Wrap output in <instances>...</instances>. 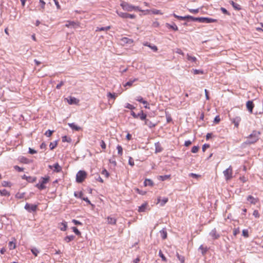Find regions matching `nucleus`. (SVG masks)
<instances>
[{"instance_id": "1", "label": "nucleus", "mask_w": 263, "mask_h": 263, "mask_svg": "<svg viewBox=\"0 0 263 263\" xmlns=\"http://www.w3.org/2000/svg\"><path fill=\"white\" fill-rule=\"evenodd\" d=\"M120 6L124 10L127 11H137L143 12L144 15L148 14L149 12V10H142L139 6L132 5L125 2H122Z\"/></svg>"}, {"instance_id": "2", "label": "nucleus", "mask_w": 263, "mask_h": 263, "mask_svg": "<svg viewBox=\"0 0 263 263\" xmlns=\"http://www.w3.org/2000/svg\"><path fill=\"white\" fill-rule=\"evenodd\" d=\"M260 132L253 131L252 133L248 137L247 142L249 144L256 142L259 139Z\"/></svg>"}, {"instance_id": "3", "label": "nucleus", "mask_w": 263, "mask_h": 263, "mask_svg": "<svg viewBox=\"0 0 263 263\" xmlns=\"http://www.w3.org/2000/svg\"><path fill=\"white\" fill-rule=\"evenodd\" d=\"M50 179L49 176L45 177H42L41 180L36 184V187H37L40 190H44L46 188L45 184L47 183Z\"/></svg>"}, {"instance_id": "4", "label": "nucleus", "mask_w": 263, "mask_h": 263, "mask_svg": "<svg viewBox=\"0 0 263 263\" xmlns=\"http://www.w3.org/2000/svg\"><path fill=\"white\" fill-rule=\"evenodd\" d=\"M87 174L84 171H80L76 175V181L77 182L81 183L86 178Z\"/></svg>"}, {"instance_id": "5", "label": "nucleus", "mask_w": 263, "mask_h": 263, "mask_svg": "<svg viewBox=\"0 0 263 263\" xmlns=\"http://www.w3.org/2000/svg\"><path fill=\"white\" fill-rule=\"evenodd\" d=\"M226 180H230L233 178V169L231 166H230L227 169L223 172Z\"/></svg>"}, {"instance_id": "6", "label": "nucleus", "mask_w": 263, "mask_h": 263, "mask_svg": "<svg viewBox=\"0 0 263 263\" xmlns=\"http://www.w3.org/2000/svg\"><path fill=\"white\" fill-rule=\"evenodd\" d=\"M116 12L120 17L123 18H129L134 19L136 17V15L135 14H129L127 13L122 12H119L118 11H117Z\"/></svg>"}, {"instance_id": "7", "label": "nucleus", "mask_w": 263, "mask_h": 263, "mask_svg": "<svg viewBox=\"0 0 263 263\" xmlns=\"http://www.w3.org/2000/svg\"><path fill=\"white\" fill-rule=\"evenodd\" d=\"M196 20H198L201 23H211L217 22V20L216 19H214L212 18L209 17H200L197 18Z\"/></svg>"}, {"instance_id": "8", "label": "nucleus", "mask_w": 263, "mask_h": 263, "mask_svg": "<svg viewBox=\"0 0 263 263\" xmlns=\"http://www.w3.org/2000/svg\"><path fill=\"white\" fill-rule=\"evenodd\" d=\"M25 209L29 212H35L37 209V205L27 203L25 205Z\"/></svg>"}, {"instance_id": "9", "label": "nucleus", "mask_w": 263, "mask_h": 263, "mask_svg": "<svg viewBox=\"0 0 263 263\" xmlns=\"http://www.w3.org/2000/svg\"><path fill=\"white\" fill-rule=\"evenodd\" d=\"M65 26L67 28L72 27L77 28L80 26V23L78 22L74 21H67V23L65 24Z\"/></svg>"}, {"instance_id": "10", "label": "nucleus", "mask_w": 263, "mask_h": 263, "mask_svg": "<svg viewBox=\"0 0 263 263\" xmlns=\"http://www.w3.org/2000/svg\"><path fill=\"white\" fill-rule=\"evenodd\" d=\"M49 167L53 169V171L57 173L60 172L62 171L61 166L58 163L54 164L52 166L49 165Z\"/></svg>"}, {"instance_id": "11", "label": "nucleus", "mask_w": 263, "mask_h": 263, "mask_svg": "<svg viewBox=\"0 0 263 263\" xmlns=\"http://www.w3.org/2000/svg\"><path fill=\"white\" fill-rule=\"evenodd\" d=\"M246 107L250 113L252 114L253 112V109L254 107V104L252 101H248L247 102Z\"/></svg>"}, {"instance_id": "12", "label": "nucleus", "mask_w": 263, "mask_h": 263, "mask_svg": "<svg viewBox=\"0 0 263 263\" xmlns=\"http://www.w3.org/2000/svg\"><path fill=\"white\" fill-rule=\"evenodd\" d=\"M106 222L108 224L111 225H116L117 223V219L114 217H111L110 216H108L106 217Z\"/></svg>"}, {"instance_id": "13", "label": "nucleus", "mask_w": 263, "mask_h": 263, "mask_svg": "<svg viewBox=\"0 0 263 263\" xmlns=\"http://www.w3.org/2000/svg\"><path fill=\"white\" fill-rule=\"evenodd\" d=\"M67 101L69 104H77L79 102L78 99L72 97H70L69 99H67Z\"/></svg>"}, {"instance_id": "14", "label": "nucleus", "mask_w": 263, "mask_h": 263, "mask_svg": "<svg viewBox=\"0 0 263 263\" xmlns=\"http://www.w3.org/2000/svg\"><path fill=\"white\" fill-rule=\"evenodd\" d=\"M167 198H164L162 200H161L160 197H158L157 204L160 203L161 206H163L168 201Z\"/></svg>"}, {"instance_id": "15", "label": "nucleus", "mask_w": 263, "mask_h": 263, "mask_svg": "<svg viewBox=\"0 0 263 263\" xmlns=\"http://www.w3.org/2000/svg\"><path fill=\"white\" fill-rule=\"evenodd\" d=\"M247 200L249 201L251 203L253 204H255L258 201L257 198H255L251 195H249L247 197Z\"/></svg>"}, {"instance_id": "16", "label": "nucleus", "mask_w": 263, "mask_h": 263, "mask_svg": "<svg viewBox=\"0 0 263 263\" xmlns=\"http://www.w3.org/2000/svg\"><path fill=\"white\" fill-rule=\"evenodd\" d=\"M68 125L72 129L76 131H79L81 130V128L74 123H68Z\"/></svg>"}, {"instance_id": "17", "label": "nucleus", "mask_w": 263, "mask_h": 263, "mask_svg": "<svg viewBox=\"0 0 263 263\" xmlns=\"http://www.w3.org/2000/svg\"><path fill=\"white\" fill-rule=\"evenodd\" d=\"M241 121V118L239 117H237L232 120V122L234 124L235 126L238 127L239 122Z\"/></svg>"}, {"instance_id": "18", "label": "nucleus", "mask_w": 263, "mask_h": 263, "mask_svg": "<svg viewBox=\"0 0 263 263\" xmlns=\"http://www.w3.org/2000/svg\"><path fill=\"white\" fill-rule=\"evenodd\" d=\"M59 229L62 231H65L67 228L66 222H63L59 223Z\"/></svg>"}, {"instance_id": "19", "label": "nucleus", "mask_w": 263, "mask_h": 263, "mask_svg": "<svg viewBox=\"0 0 263 263\" xmlns=\"http://www.w3.org/2000/svg\"><path fill=\"white\" fill-rule=\"evenodd\" d=\"M148 206L147 203L145 202L142 204L141 206H139L138 212H143L145 211L147 207Z\"/></svg>"}, {"instance_id": "20", "label": "nucleus", "mask_w": 263, "mask_h": 263, "mask_svg": "<svg viewBox=\"0 0 263 263\" xmlns=\"http://www.w3.org/2000/svg\"><path fill=\"white\" fill-rule=\"evenodd\" d=\"M175 18H177L180 20H185L187 18H193V17L191 16H181L176 15V14H173Z\"/></svg>"}, {"instance_id": "21", "label": "nucleus", "mask_w": 263, "mask_h": 263, "mask_svg": "<svg viewBox=\"0 0 263 263\" xmlns=\"http://www.w3.org/2000/svg\"><path fill=\"white\" fill-rule=\"evenodd\" d=\"M210 235L214 239H217L219 237V235L217 233L215 229L213 230L210 233Z\"/></svg>"}, {"instance_id": "22", "label": "nucleus", "mask_w": 263, "mask_h": 263, "mask_svg": "<svg viewBox=\"0 0 263 263\" xmlns=\"http://www.w3.org/2000/svg\"><path fill=\"white\" fill-rule=\"evenodd\" d=\"M229 3L230 4H231L232 5V6H233V7L235 9V10H239L241 9V7L239 5H238V4H236L235 3V2H234L233 1H229Z\"/></svg>"}, {"instance_id": "23", "label": "nucleus", "mask_w": 263, "mask_h": 263, "mask_svg": "<svg viewBox=\"0 0 263 263\" xmlns=\"http://www.w3.org/2000/svg\"><path fill=\"white\" fill-rule=\"evenodd\" d=\"M144 121H145V124L146 125H147L150 128L154 127L156 126V124L152 123L149 120L147 119L146 118Z\"/></svg>"}, {"instance_id": "24", "label": "nucleus", "mask_w": 263, "mask_h": 263, "mask_svg": "<svg viewBox=\"0 0 263 263\" xmlns=\"http://www.w3.org/2000/svg\"><path fill=\"white\" fill-rule=\"evenodd\" d=\"M144 186H153L154 185V182H153V181L151 179H146L145 180L144 182Z\"/></svg>"}, {"instance_id": "25", "label": "nucleus", "mask_w": 263, "mask_h": 263, "mask_svg": "<svg viewBox=\"0 0 263 263\" xmlns=\"http://www.w3.org/2000/svg\"><path fill=\"white\" fill-rule=\"evenodd\" d=\"M74 237H75L73 235L67 236L64 238V240L65 242L68 243L73 240L74 239Z\"/></svg>"}, {"instance_id": "26", "label": "nucleus", "mask_w": 263, "mask_h": 263, "mask_svg": "<svg viewBox=\"0 0 263 263\" xmlns=\"http://www.w3.org/2000/svg\"><path fill=\"white\" fill-rule=\"evenodd\" d=\"M186 57H187V59L189 61H190L194 62L196 64L197 63V59L195 57H192V56L189 55V54H187Z\"/></svg>"}, {"instance_id": "27", "label": "nucleus", "mask_w": 263, "mask_h": 263, "mask_svg": "<svg viewBox=\"0 0 263 263\" xmlns=\"http://www.w3.org/2000/svg\"><path fill=\"white\" fill-rule=\"evenodd\" d=\"M0 194L3 196H9L10 195L9 192L6 189L0 190Z\"/></svg>"}, {"instance_id": "28", "label": "nucleus", "mask_w": 263, "mask_h": 263, "mask_svg": "<svg viewBox=\"0 0 263 263\" xmlns=\"http://www.w3.org/2000/svg\"><path fill=\"white\" fill-rule=\"evenodd\" d=\"M121 41L124 43H126V44H132L133 43V40L130 39H129V38H127V37H123L122 39H121Z\"/></svg>"}, {"instance_id": "29", "label": "nucleus", "mask_w": 263, "mask_h": 263, "mask_svg": "<svg viewBox=\"0 0 263 263\" xmlns=\"http://www.w3.org/2000/svg\"><path fill=\"white\" fill-rule=\"evenodd\" d=\"M14 240H15L14 239ZM8 246L10 250H13L16 248V243L15 241H10L8 244Z\"/></svg>"}, {"instance_id": "30", "label": "nucleus", "mask_w": 263, "mask_h": 263, "mask_svg": "<svg viewBox=\"0 0 263 263\" xmlns=\"http://www.w3.org/2000/svg\"><path fill=\"white\" fill-rule=\"evenodd\" d=\"M149 12H152L154 14L162 15L163 14L160 10L155 9L149 10V12L148 13V14H149Z\"/></svg>"}, {"instance_id": "31", "label": "nucleus", "mask_w": 263, "mask_h": 263, "mask_svg": "<svg viewBox=\"0 0 263 263\" xmlns=\"http://www.w3.org/2000/svg\"><path fill=\"white\" fill-rule=\"evenodd\" d=\"M138 115H140L138 118L139 117L141 120H145L146 118V115L144 114L143 110H141L140 112L138 114Z\"/></svg>"}, {"instance_id": "32", "label": "nucleus", "mask_w": 263, "mask_h": 263, "mask_svg": "<svg viewBox=\"0 0 263 263\" xmlns=\"http://www.w3.org/2000/svg\"><path fill=\"white\" fill-rule=\"evenodd\" d=\"M111 28L110 26H107L106 27H97L96 29V31H107Z\"/></svg>"}, {"instance_id": "33", "label": "nucleus", "mask_w": 263, "mask_h": 263, "mask_svg": "<svg viewBox=\"0 0 263 263\" xmlns=\"http://www.w3.org/2000/svg\"><path fill=\"white\" fill-rule=\"evenodd\" d=\"M117 149L118 150V154L120 156H122L123 155V148L120 145H118L117 146Z\"/></svg>"}, {"instance_id": "34", "label": "nucleus", "mask_w": 263, "mask_h": 263, "mask_svg": "<svg viewBox=\"0 0 263 263\" xmlns=\"http://www.w3.org/2000/svg\"><path fill=\"white\" fill-rule=\"evenodd\" d=\"M138 81V79H134V80H130L128 82H127V83H126L125 84H124V86L126 87V86H132L133 83L135 82V81Z\"/></svg>"}, {"instance_id": "35", "label": "nucleus", "mask_w": 263, "mask_h": 263, "mask_svg": "<svg viewBox=\"0 0 263 263\" xmlns=\"http://www.w3.org/2000/svg\"><path fill=\"white\" fill-rule=\"evenodd\" d=\"M160 233L163 239H165L167 238V232L165 230H161Z\"/></svg>"}, {"instance_id": "36", "label": "nucleus", "mask_w": 263, "mask_h": 263, "mask_svg": "<svg viewBox=\"0 0 263 263\" xmlns=\"http://www.w3.org/2000/svg\"><path fill=\"white\" fill-rule=\"evenodd\" d=\"M178 259L180 260L181 263H184L185 258L183 256L180 255L178 253H177Z\"/></svg>"}, {"instance_id": "37", "label": "nucleus", "mask_w": 263, "mask_h": 263, "mask_svg": "<svg viewBox=\"0 0 263 263\" xmlns=\"http://www.w3.org/2000/svg\"><path fill=\"white\" fill-rule=\"evenodd\" d=\"M57 144H58V142L57 141H55L53 142H51L49 145L50 149L53 150L57 146Z\"/></svg>"}, {"instance_id": "38", "label": "nucleus", "mask_w": 263, "mask_h": 263, "mask_svg": "<svg viewBox=\"0 0 263 263\" xmlns=\"http://www.w3.org/2000/svg\"><path fill=\"white\" fill-rule=\"evenodd\" d=\"M159 255L161 258L162 261L166 262L167 261V259L164 254H163L161 250H160L159 251Z\"/></svg>"}, {"instance_id": "39", "label": "nucleus", "mask_w": 263, "mask_h": 263, "mask_svg": "<svg viewBox=\"0 0 263 263\" xmlns=\"http://www.w3.org/2000/svg\"><path fill=\"white\" fill-rule=\"evenodd\" d=\"M199 249L201 251L202 254H205L208 251L206 247H204L203 245H201L199 247Z\"/></svg>"}, {"instance_id": "40", "label": "nucleus", "mask_w": 263, "mask_h": 263, "mask_svg": "<svg viewBox=\"0 0 263 263\" xmlns=\"http://www.w3.org/2000/svg\"><path fill=\"white\" fill-rule=\"evenodd\" d=\"M170 178V175H164V176H159V179L161 181H164L165 180L168 179Z\"/></svg>"}, {"instance_id": "41", "label": "nucleus", "mask_w": 263, "mask_h": 263, "mask_svg": "<svg viewBox=\"0 0 263 263\" xmlns=\"http://www.w3.org/2000/svg\"><path fill=\"white\" fill-rule=\"evenodd\" d=\"M83 195V194L82 192H74V195L76 197L78 198H81V199H82Z\"/></svg>"}, {"instance_id": "42", "label": "nucleus", "mask_w": 263, "mask_h": 263, "mask_svg": "<svg viewBox=\"0 0 263 263\" xmlns=\"http://www.w3.org/2000/svg\"><path fill=\"white\" fill-rule=\"evenodd\" d=\"M31 251L35 256H37V254L39 253V251L36 248H32L31 249Z\"/></svg>"}, {"instance_id": "43", "label": "nucleus", "mask_w": 263, "mask_h": 263, "mask_svg": "<svg viewBox=\"0 0 263 263\" xmlns=\"http://www.w3.org/2000/svg\"><path fill=\"white\" fill-rule=\"evenodd\" d=\"M72 230L76 235H80L81 234L80 231L76 227H72Z\"/></svg>"}, {"instance_id": "44", "label": "nucleus", "mask_w": 263, "mask_h": 263, "mask_svg": "<svg viewBox=\"0 0 263 263\" xmlns=\"http://www.w3.org/2000/svg\"><path fill=\"white\" fill-rule=\"evenodd\" d=\"M101 174L103 175H104L106 178H108L109 176V173L107 172V171L106 169H103L102 171L101 172Z\"/></svg>"}, {"instance_id": "45", "label": "nucleus", "mask_w": 263, "mask_h": 263, "mask_svg": "<svg viewBox=\"0 0 263 263\" xmlns=\"http://www.w3.org/2000/svg\"><path fill=\"white\" fill-rule=\"evenodd\" d=\"M128 164L131 166H133L135 165L134 161L133 158L131 157H129V158H128Z\"/></svg>"}, {"instance_id": "46", "label": "nucleus", "mask_w": 263, "mask_h": 263, "mask_svg": "<svg viewBox=\"0 0 263 263\" xmlns=\"http://www.w3.org/2000/svg\"><path fill=\"white\" fill-rule=\"evenodd\" d=\"M135 191L139 194L144 195L146 194V192L140 190L138 188H135L134 189Z\"/></svg>"}, {"instance_id": "47", "label": "nucleus", "mask_w": 263, "mask_h": 263, "mask_svg": "<svg viewBox=\"0 0 263 263\" xmlns=\"http://www.w3.org/2000/svg\"><path fill=\"white\" fill-rule=\"evenodd\" d=\"M53 130H48L46 132V133H45V135L47 136V137H50L52 134H53Z\"/></svg>"}, {"instance_id": "48", "label": "nucleus", "mask_w": 263, "mask_h": 263, "mask_svg": "<svg viewBox=\"0 0 263 263\" xmlns=\"http://www.w3.org/2000/svg\"><path fill=\"white\" fill-rule=\"evenodd\" d=\"M20 161L22 163H29V160L27 158H25V157H22L20 159Z\"/></svg>"}, {"instance_id": "49", "label": "nucleus", "mask_w": 263, "mask_h": 263, "mask_svg": "<svg viewBox=\"0 0 263 263\" xmlns=\"http://www.w3.org/2000/svg\"><path fill=\"white\" fill-rule=\"evenodd\" d=\"M198 150H199V147L198 146H194L192 147L191 151L193 153H196L198 152Z\"/></svg>"}, {"instance_id": "50", "label": "nucleus", "mask_w": 263, "mask_h": 263, "mask_svg": "<svg viewBox=\"0 0 263 263\" xmlns=\"http://www.w3.org/2000/svg\"><path fill=\"white\" fill-rule=\"evenodd\" d=\"M100 146L103 150H105L106 149V145L105 142L103 140H101V141L100 142Z\"/></svg>"}, {"instance_id": "51", "label": "nucleus", "mask_w": 263, "mask_h": 263, "mask_svg": "<svg viewBox=\"0 0 263 263\" xmlns=\"http://www.w3.org/2000/svg\"><path fill=\"white\" fill-rule=\"evenodd\" d=\"M193 73L194 74H203V72L202 70L193 69Z\"/></svg>"}, {"instance_id": "52", "label": "nucleus", "mask_w": 263, "mask_h": 263, "mask_svg": "<svg viewBox=\"0 0 263 263\" xmlns=\"http://www.w3.org/2000/svg\"><path fill=\"white\" fill-rule=\"evenodd\" d=\"M107 97L112 98L113 99H115L117 96L115 95V93H111V92H108L107 93Z\"/></svg>"}, {"instance_id": "53", "label": "nucleus", "mask_w": 263, "mask_h": 263, "mask_svg": "<svg viewBox=\"0 0 263 263\" xmlns=\"http://www.w3.org/2000/svg\"><path fill=\"white\" fill-rule=\"evenodd\" d=\"M14 168L18 171V172H23L24 171V168H22V167H20V166H17V165H15L14 166Z\"/></svg>"}, {"instance_id": "54", "label": "nucleus", "mask_w": 263, "mask_h": 263, "mask_svg": "<svg viewBox=\"0 0 263 263\" xmlns=\"http://www.w3.org/2000/svg\"><path fill=\"white\" fill-rule=\"evenodd\" d=\"M189 176L190 177H192L193 178H198L199 177H200V175H198V174H194V173H191L189 174Z\"/></svg>"}, {"instance_id": "55", "label": "nucleus", "mask_w": 263, "mask_h": 263, "mask_svg": "<svg viewBox=\"0 0 263 263\" xmlns=\"http://www.w3.org/2000/svg\"><path fill=\"white\" fill-rule=\"evenodd\" d=\"M175 52L176 53H178V54H181L182 55H184V53L182 51V50L180 48H177L176 49V50H175Z\"/></svg>"}, {"instance_id": "56", "label": "nucleus", "mask_w": 263, "mask_h": 263, "mask_svg": "<svg viewBox=\"0 0 263 263\" xmlns=\"http://www.w3.org/2000/svg\"><path fill=\"white\" fill-rule=\"evenodd\" d=\"M220 10L223 13L227 14V15H230V13L224 8L221 7L220 8Z\"/></svg>"}, {"instance_id": "57", "label": "nucleus", "mask_w": 263, "mask_h": 263, "mask_svg": "<svg viewBox=\"0 0 263 263\" xmlns=\"http://www.w3.org/2000/svg\"><path fill=\"white\" fill-rule=\"evenodd\" d=\"M125 107L127 108L130 109H135V107L133 105H132V104H129V103H127L126 106H125Z\"/></svg>"}, {"instance_id": "58", "label": "nucleus", "mask_w": 263, "mask_h": 263, "mask_svg": "<svg viewBox=\"0 0 263 263\" xmlns=\"http://www.w3.org/2000/svg\"><path fill=\"white\" fill-rule=\"evenodd\" d=\"M242 235L245 237H248V236H249L248 231L247 230H243Z\"/></svg>"}, {"instance_id": "59", "label": "nucleus", "mask_w": 263, "mask_h": 263, "mask_svg": "<svg viewBox=\"0 0 263 263\" xmlns=\"http://www.w3.org/2000/svg\"><path fill=\"white\" fill-rule=\"evenodd\" d=\"M72 222L76 225H82V223L77 220L73 219Z\"/></svg>"}, {"instance_id": "60", "label": "nucleus", "mask_w": 263, "mask_h": 263, "mask_svg": "<svg viewBox=\"0 0 263 263\" xmlns=\"http://www.w3.org/2000/svg\"><path fill=\"white\" fill-rule=\"evenodd\" d=\"M149 47L151 49H152L154 51L156 52V51H157V50H158V48H157V47L156 46H155V45H153V46H152V45H150V46H149Z\"/></svg>"}, {"instance_id": "61", "label": "nucleus", "mask_w": 263, "mask_h": 263, "mask_svg": "<svg viewBox=\"0 0 263 263\" xmlns=\"http://www.w3.org/2000/svg\"><path fill=\"white\" fill-rule=\"evenodd\" d=\"M2 185L4 186H11V183L8 181H3Z\"/></svg>"}, {"instance_id": "62", "label": "nucleus", "mask_w": 263, "mask_h": 263, "mask_svg": "<svg viewBox=\"0 0 263 263\" xmlns=\"http://www.w3.org/2000/svg\"><path fill=\"white\" fill-rule=\"evenodd\" d=\"M253 215L256 217L258 218L259 217V214L257 210H254L253 213Z\"/></svg>"}, {"instance_id": "63", "label": "nucleus", "mask_w": 263, "mask_h": 263, "mask_svg": "<svg viewBox=\"0 0 263 263\" xmlns=\"http://www.w3.org/2000/svg\"><path fill=\"white\" fill-rule=\"evenodd\" d=\"M70 141V139H69L68 140V138H67V137L66 136L62 137V142H69Z\"/></svg>"}, {"instance_id": "64", "label": "nucleus", "mask_w": 263, "mask_h": 263, "mask_svg": "<svg viewBox=\"0 0 263 263\" xmlns=\"http://www.w3.org/2000/svg\"><path fill=\"white\" fill-rule=\"evenodd\" d=\"M220 117L219 116H216L215 119H214L215 123L217 124V123H218L220 122Z\"/></svg>"}]
</instances>
